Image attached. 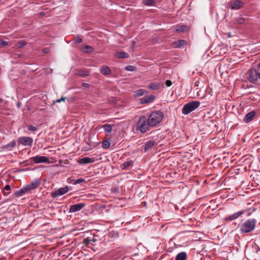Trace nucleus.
<instances>
[{
    "mask_svg": "<svg viewBox=\"0 0 260 260\" xmlns=\"http://www.w3.org/2000/svg\"><path fill=\"white\" fill-rule=\"evenodd\" d=\"M41 182L37 179L19 190L16 191L14 196L16 197H21L25 194L31 192L32 190L37 188L40 185Z\"/></svg>",
    "mask_w": 260,
    "mask_h": 260,
    "instance_id": "nucleus-1",
    "label": "nucleus"
},
{
    "mask_svg": "<svg viewBox=\"0 0 260 260\" xmlns=\"http://www.w3.org/2000/svg\"><path fill=\"white\" fill-rule=\"evenodd\" d=\"M163 118L162 112L160 111H154L150 114L147 118L151 124V127H153L158 124Z\"/></svg>",
    "mask_w": 260,
    "mask_h": 260,
    "instance_id": "nucleus-2",
    "label": "nucleus"
},
{
    "mask_svg": "<svg viewBox=\"0 0 260 260\" xmlns=\"http://www.w3.org/2000/svg\"><path fill=\"white\" fill-rule=\"evenodd\" d=\"M256 222V220L254 218L246 220L239 226L241 233L245 234L253 231L255 228Z\"/></svg>",
    "mask_w": 260,
    "mask_h": 260,
    "instance_id": "nucleus-3",
    "label": "nucleus"
},
{
    "mask_svg": "<svg viewBox=\"0 0 260 260\" xmlns=\"http://www.w3.org/2000/svg\"><path fill=\"white\" fill-rule=\"evenodd\" d=\"M151 127V124L146 116L143 115L140 117L136 124L137 129L142 134L146 133Z\"/></svg>",
    "mask_w": 260,
    "mask_h": 260,
    "instance_id": "nucleus-4",
    "label": "nucleus"
},
{
    "mask_svg": "<svg viewBox=\"0 0 260 260\" xmlns=\"http://www.w3.org/2000/svg\"><path fill=\"white\" fill-rule=\"evenodd\" d=\"M247 79L248 81L253 84H258L260 80V72L253 68L249 69L247 73Z\"/></svg>",
    "mask_w": 260,
    "mask_h": 260,
    "instance_id": "nucleus-5",
    "label": "nucleus"
},
{
    "mask_svg": "<svg viewBox=\"0 0 260 260\" xmlns=\"http://www.w3.org/2000/svg\"><path fill=\"white\" fill-rule=\"evenodd\" d=\"M200 104V102L197 101L189 102L183 106L182 109V113L184 115H187L197 109Z\"/></svg>",
    "mask_w": 260,
    "mask_h": 260,
    "instance_id": "nucleus-6",
    "label": "nucleus"
},
{
    "mask_svg": "<svg viewBox=\"0 0 260 260\" xmlns=\"http://www.w3.org/2000/svg\"><path fill=\"white\" fill-rule=\"evenodd\" d=\"M33 142L32 138L29 137H20L17 140L18 145L24 146H31Z\"/></svg>",
    "mask_w": 260,
    "mask_h": 260,
    "instance_id": "nucleus-7",
    "label": "nucleus"
},
{
    "mask_svg": "<svg viewBox=\"0 0 260 260\" xmlns=\"http://www.w3.org/2000/svg\"><path fill=\"white\" fill-rule=\"evenodd\" d=\"M69 190L68 186L63 187H61L51 193V196L53 198L55 199L58 197L61 196L66 193Z\"/></svg>",
    "mask_w": 260,
    "mask_h": 260,
    "instance_id": "nucleus-8",
    "label": "nucleus"
},
{
    "mask_svg": "<svg viewBox=\"0 0 260 260\" xmlns=\"http://www.w3.org/2000/svg\"><path fill=\"white\" fill-rule=\"evenodd\" d=\"M35 163H45L49 161V159L48 157L45 156H39L37 155L31 158Z\"/></svg>",
    "mask_w": 260,
    "mask_h": 260,
    "instance_id": "nucleus-9",
    "label": "nucleus"
},
{
    "mask_svg": "<svg viewBox=\"0 0 260 260\" xmlns=\"http://www.w3.org/2000/svg\"><path fill=\"white\" fill-rule=\"evenodd\" d=\"M246 210H243L237 212L233 214H231L225 218L226 220L232 221L239 218L241 215L245 214Z\"/></svg>",
    "mask_w": 260,
    "mask_h": 260,
    "instance_id": "nucleus-10",
    "label": "nucleus"
},
{
    "mask_svg": "<svg viewBox=\"0 0 260 260\" xmlns=\"http://www.w3.org/2000/svg\"><path fill=\"white\" fill-rule=\"evenodd\" d=\"M85 206V204L79 203L71 206L69 209L70 213H74L81 210Z\"/></svg>",
    "mask_w": 260,
    "mask_h": 260,
    "instance_id": "nucleus-11",
    "label": "nucleus"
},
{
    "mask_svg": "<svg viewBox=\"0 0 260 260\" xmlns=\"http://www.w3.org/2000/svg\"><path fill=\"white\" fill-rule=\"evenodd\" d=\"M256 116V113L254 111H251L248 113L244 117L243 121L245 123L251 122Z\"/></svg>",
    "mask_w": 260,
    "mask_h": 260,
    "instance_id": "nucleus-12",
    "label": "nucleus"
},
{
    "mask_svg": "<svg viewBox=\"0 0 260 260\" xmlns=\"http://www.w3.org/2000/svg\"><path fill=\"white\" fill-rule=\"evenodd\" d=\"M155 98L153 95L145 96L140 99V103L142 104L151 103L153 101Z\"/></svg>",
    "mask_w": 260,
    "mask_h": 260,
    "instance_id": "nucleus-13",
    "label": "nucleus"
},
{
    "mask_svg": "<svg viewBox=\"0 0 260 260\" xmlns=\"http://www.w3.org/2000/svg\"><path fill=\"white\" fill-rule=\"evenodd\" d=\"M243 4V3L240 1H235L233 5L231 6V9L232 10H238L240 9L242 5Z\"/></svg>",
    "mask_w": 260,
    "mask_h": 260,
    "instance_id": "nucleus-14",
    "label": "nucleus"
},
{
    "mask_svg": "<svg viewBox=\"0 0 260 260\" xmlns=\"http://www.w3.org/2000/svg\"><path fill=\"white\" fill-rule=\"evenodd\" d=\"M189 27L186 25H181L176 27L175 31L177 32H181L187 31L189 30Z\"/></svg>",
    "mask_w": 260,
    "mask_h": 260,
    "instance_id": "nucleus-15",
    "label": "nucleus"
},
{
    "mask_svg": "<svg viewBox=\"0 0 260 260\" xmlns=\"http://www.w3.org/2000/svg\"><path fill=\"white\" fill-rule=\"evenodd\" d=\"M94 159L93 158H89L87 157H83L79 160L80 164H87L91 162H93Z\"/></svg>",
    "mask_w": 260,
    "mask_h": 260,
    "instance_id": "nucleus-16",
    "label": "nucleus"
},
{
    "mask_svg": "<svg viewBox=\"0 0 260 260\" xmlns=\"http://www.w3.org/2000/svg\"><path fill=\"white\" fill-rule=\"evenodd\" d=\"M161 87L160 84L158 82H151L149 84L148 88L151 90H156Z\"/></svg>",
    "mask_w": 260,
    "mask_h": 260,
    "instance_id": "nucleus-17",
    "label": "nucleus"
},
{
    "mask_svg": "<svg viewBox=\"0 0 260 260\" xmlns=\"http://www.w3.org/2000/svg\"><path fill=\"white\" fill-rule=\"evenodd\" d=\"M100 72L101 74L104 75H110L111 73V71L110 68L105 66H103L101 67Z\"/></svg>",
    "mask_w": 260,
    "mask_h": 260,
    "instance_id": "nucleus-18",
    "label": "nucleus"
},
{
    "mask_svg": "<svg viewBox=\"0 0 260 260\" xmlns=\"http://www.w3.org/2000/svg\"><path fill=\"white\" fill-rule=\"evenodd\" d=\"M156 144L155 142L149 141L147 142L145 144L144 150L145 152L147 151L149 149L152 148Z\"/></svg>",
    "mask_w": 260,
    "mask_h": 260,
    "instance_id": "nucleus-19",
    "label": "nucleus"
},
{
    "mask_svg": "<svg viewBox=\"0 0 260 260\" xmlns=\"http://www.w3.org/2000/svg\"><path fill=\"white\" fill-rule=\"evenodd\" d=\"M187 254L185 252H181L178 253L176 256L175 260H185Z\"/></svg>",
    "mask_w": 260,
    "mask_h": 260,
    "instance_id": "nucleus-20",
    "label": "nucleus"
},
{
    "mask_svg": "<svg viewBox=\"0 0 260 260\" xmlns=\"http://www.w3.org/2000/svg\"><path fill=\"white\" fill-rule=\"evenodd\" d=\"M115 56L118 58H127L129 56L127 53L123 51L117 52L116 53Z\"/></svg>",
    "mask_w": 260,
    "mask_h": 260,
    "instance_id": "nucleus-21",
    "label": "nucleus"
},
{
    "mask_svg": "<svg viewBox=\"0 0 260 260\" xmlns=\"http://www.w3.org/2000/svg\"><path fill=\"white\" fill-rule=\"evenodd\" d=\"M133 161L132 160L125 161L121 165V168L122 169H126L131 166H132L133 165Z\"/></svg>",
    "mask_w": 260,
    "mask_h": 260,
    "instance_id": "nucleus-22",
    "label": "nucleus"
},
{
    "mask_svg": "<svg viewBox=\"0 0 260 260\" xmlns=\"http://www.w3.org/2000/svg\"><path fill=\"white\" fill-rule=\"evenodd\" d=\"M186 43L185 41L183 40H180L176 41L174 42V47L176 48H179L180 47L183 46Z\"/></svg>",
    "mask_w": 260,
    "mask_h": 260,
    "instance_id": "nucleus-23",
    "label": "nucleus"
},
{
    "mask_svg": "<svg viewBox=\"0 0 260 260\" xmlns=\"http://www.w3.org/2000/svg\"><path fill=\"white\" fill-rule=\"evenodd\" d=\"M105 132L110 133L111 132L112 129V126L111 124H106L102 126Z\"/></svg>",
    "mask_w": 260,
    "mask_h": 260,
    "instance_id": "nucleus-24",
    "label": "nucleus"
},
{
    "mask_svg": "<svg viewBox=\"0 0 260 260\" xmlns=\"http://www.w3.org/2000/svg\"><path fill=\"white\" fill-rule=\"evenodd\" d=\"M16 146V142L15 141H13L11 142L10 143L4 146L5 148H7L9 150H11V148L14 147Z\"/></svg>",
    "mask_w": 260,
    "mask_h": 260,
    "instance_id": "nucleus-25",
    "label": "nucleus"
},
{
    "mask_svg": "<svg viewBox=\"0 0 260 260\" xmlns=\"http://www.w3.org/2000/svg\"><path fill=\"white\" fill-rule=\"evenodd\" d=\"M142 3L145 6H151L155 3V2L153 0H143Z\"/></svg>",
    "mask_w": 260,
    "mask_h": 260,
    "instance_id": "nucleus-26",
    "label": "nucleus"
},
{
    "mask_svg": "<svg viewBox=\"0 0 260 260\" xmlns=\"http://www.w3.org/2000/svg\"><path fill=\"white\" fill-rule=\"evenodd\" d=\"M145 90L143 89H139L135 91L134 95L136 97H139L143 95L144 93Z\"/></svg>",
    "mask_w": 260,
    "mask_h": 260,
    "instance_id": "nucleus-27",
    "label": "nucleus"
},
{
    "mask_svg": "<svg viewBox=\"0 0 260 260\" xmlns=\"http://www.w3.org/2000/svg\"><path fill=\"white\" fill-rule=\"evenodd\" d=\"M26 44V43L25 41H24L23 40H21V41H18L17 43L16 46L18 48H21L23 47L24 46H25Z\"/></svg>",
    "mask_w": 260,
    "mask_h": 260,
    "instance_id": "nucleus-28",
    "label": "nucleus"
},
{
    "mask_svg": "<svg viewBox=\"0 0 260 260\" xmlns=\"http://www.w3.org/2000/svg\"><path fill=\"white\" fill-rule=\"evenodd\" d=\"M85 50L84 51L86 53H90L93 51V48L90 46L85 45L84 46Z\"/></svg>",
    "mask_w": 260,
    "mask_h": 260,
    "instance_id": "nucleus-29",
    "label": "nucleus"
},
{
    "mask_svg": "<svg viewBox=\"0 0 260 260\" xmlns=\"http://www.w3.org/2000/svg\"><path fill=\"white\" fill-rule=\"evenodd\" d=\"M78 75L80 77H86V76L89 75V73L87 71H81L78 73Z\"/></svg>",
    "mask_w": 260,
    "mask_h": 260,
    "instance_id": "nucleus-30",
    "label": "nucleus"
},
{
    "mask_svg": "<svg viewBox=\"0 0 260 260\" xmlns=\"http://www.w3.org/2000/svg\"><path fill=\"white\" fill-rule=\"evenodd\" d=\"M110 143L108 141H104L102 143V147L103 148L107 149L109 147Z\"/></svg>",
    "mask_w": 260,
    "mask_h": 260,
    "instance_id": "nucleus-31",
    "label": "nucleus"
},
{
    "mask_svg": "<svg viewBox=\"0 0 260 260\" xmlns=\"http://www.w3.org/2000/svg\"><path fill=\"white\" fill-rule=\"evenodd\" d=\"M86 182V180L84 178H80L78 179H77L75 181V182L73 183L74 184H78L81 183Z\"/></svg>",
    "mask_w": 260,
    "mask_h": 260,
    "instance_id": "nucleus-32",
    "label": "nucleus"
},
{
    "mask_svg": "<svg viewBox=\"0 0 260 260\" xmlns=\"http://www.w3.org/2000/svg\"><path fill=\"white\" fill-rule=\"evenodd\" d=\"M83 243L86 246H88V245L92 244L90 241V238L88 237L86 239H84Z\"/></svg>",
    "mask_w": 260,
    "mask_h": 260,
    "instance_id": "nucleus-33",
    "label": "nucleus"
},
{
    "mask_svg": "<svg viewBox=\"0 0 260 260\" xmlns=\"http://www.w3.org/2000/svg\"><path fill=\"white\" fill-rule=\"evenodd\" d=\"M27 129L29 130V131H34V132H35V131H37L38 130V128L36 126H32L31 125H28L27 126Z\"/></svg>",
    "mask_w": 260,
    "mask_h": 260,
    "instance_id": "nucleus-34",
    "label": "nucleus"
},
{
    "mask_svg": "<svg viewBox=\"0 0 260 260\" xmlns=\"http://www.w3.org/2000/svg\"><path fill=\"white\" fill-rule=\"evenodd\" d=\"M125 69L126 71H134L135 70L136 68H135V67H134L133 66H127L125 68Z\"/></svg>",
    "mask_w": 260,
    "mask_h": 260,
    "instance_id": "nucleus-35",
    "label": "nucleus"
},
{
    "mask_svg": "<svg viewBox=\"0 0 260 260\" xmlns=\"http://www.w3.org/2000/svg\"><path fill=\"white\" fill-rule=\"evenodd\" d=\"M82 40L81 38H80L79 37L77 36L74 39V42L76 44H79L81 42H82Z\"/></svg>",
    "mask_w": 260,
    "mask_h": 260,
    "instance_id": "nucleus-36",
    "label": "nucleus"
},
{
    "mask_svg": "<svg viewBox=\"0 0 260 260\" xmlns=\"http://www.w3.org/2000/svg\"><path fill=\"white\" fill-rule=\"evenodd\" d=\"M96 236L93 235L92 238H90V241L91 243H93L98 241V239L96 238Z\"/></svg>",
    "mask_w": 260,
    "mask_h": 260,
    "instance_id": "nucleus-37",
    "label": "nucleus"
},
{
    "mask_svg": "<svg viewBox=\"0 0 260 260\" xmlns=\"http://www.w3.org/2000/svg\"><path fill=\"white\" fill-rule=\"evenodd\" d=\"M109 236L112 237H117L118 236V235L117 233H114V232H110L109 234Z\"/></svg>",
    "mask_w": 260,
    "mask_h": 260,
    "instance_id": "nucleus-38",
    "label": "nucleus"
},
{
    "mask_svg": "<svg viewBox=\"0 0 260 260\" xmlns=\"http://www.w3.org/2000/svg\"><path fill=\"white\" fill-rule=\"evenodd\" d=\"M8 42L5 41H2L1 42H0V46H5L8 45Z\"/></svg>",
    "mask_w": 260,
    "mask_h": 260,
    "instance_id": "nucleus-39",
    "label": "nucleus"
},
{
    "mask_svg": "<svg viewBox=\"0 0 260 260\" xmlns=\"http://www.w3.org/2000/svg\"><path fill=\"white\" fill-rule=\"evenodd\" d=\"M172 81L170 80H167L166 81V85L168 87H170L172 85Z\"/></svg>",
    "mask_w": 260,
    "mask_h": 260,
    "instance_id": "nucleus-40",
    "label": "nucleus"
},
{
    "mask_svg": "<svg viewBox=\"0 0 260 260\" xmlns=\"http://www.w3.org/2000/svg\"><path fill=\"white\" fill-rule=\"evenodd\" d=\"M49 52V49L46 48L42 49V52L44 53H48Z\"/></svg>",
    "mask_w": 260,
    "mask_h": 260,
    "instance_id": "nucleus-41",
    "label": "nucleus"
},
{
    "mask_svg": "<svg viewBox=\"0 0 260 260\" xmlns=\"http://www.w3.org/2000/svg\"><path fill=\"white\" fill-rule=\"evenodd\" d=\"M4 189H6V190H10L11 186L9 185H7L5 186Z\"/></svg>",
    "mask_w": 260,
    "mask_h": 260,
    "instance_id": "nucleus-42",
    "label": "nucleus"
},
{
    "mask_svg": "<svg viewBox=\"0 0 260 260\" xmlns=\"http://www.w3.org/2000/svg\"><path fill=\"white\" fill-rule=\"evenodd\" d=\"M82 86L85 88H87L89 86V84L87 83H83L82 84Z\"/></svg>",
    "mask_w": 260,
    "mask_h": 260,
    "instance_id": "nucleus-43",
    "label": "nucleus"
},
{
    "mask_svg": "<svg viewBox=\"0 0 260 260\" xmlns=\"http://www.w3.org/2000/svg\"><path fill=\"white\" fill-rule=\"evenodd\" d=\"M244 22V19L243 18L240 19L239 20H238V23L242 24Z\"/></svg>",
    "mask_w": 260,
    "mask_h": 260,
    "instance_id": "nucleus-44",
    "label": "nucleus"
},
{
    "mask_svg": "<svg viewBox=\"0 0 260 260\" xmlns=\"http://www.w3.org/2000/svg\"><path fill=\"white\" fill-rule=\"evenodd\" d=\"M65 99H66V98H61V99L57 100L56 101V102L57 103H60V102H61L62 101H64Z\"/></svg>",
    "mask_w": 260,
    "mask_h": 260,
    "instance_id": "nucleus-45",
    "label": "nucleus"
},
{
    "mask_svg": "<svg viewBox=\"0 0 260 260\" xmlns=\"http://www.w3.org/2000/svg\"><path fill=\"white\" fill-rule=\"evenodd\" d=\"M257 67L258 70L260 69V62L257 64Z\"/></svg>",
    "mask_w": 260,
    "mask_h": 260,
    "instance_id": "nucleus-46",
    "label": "nucleus"
},
{
    "mask_svg": "<svg viewBox=\"0 0 260 260\" xmlns=\"http://www.w3.org/2000/svg\"><path fill=\"white\" fill-rule=\"evenodd\" d=\"M2 101L3 100L1 98H0V103L2 102Z\"/></svg>",
    "mask_w": 260,
    "mask_h": 260,
    "instance_id": "nucleus-47",
    "label": "nucleus"
},
{
    "mask_svg": "<svg viewBox=\"0 0 260 260\" xmlns=\"http://www.w3.org/2000/svg\"><path fill=\"white\" fill-rule=\"evenodd\" d=\"M68 180H71V178H69Z\"/></svg>",
    "mask_w": 260,
    "mask_h": 260,
    "instance_id": "nucleus-48",
    "label": "nucleus"
},
{
    "mask_svg": "<svg viewBox=\"0 0 260 260\" xmlns=\"http://www.w3.org/2000/svg\"><path fill=\"white\" fill-rule=\"evenodd\" d=\"M247 214H248V215H250L251 213H248Z\"/></svg>",
    "mask_w": 260,
    "mask_h": 260,
    "instance_id": "nucleus-49",
    "label": "nucleus"
}]
</instances>
